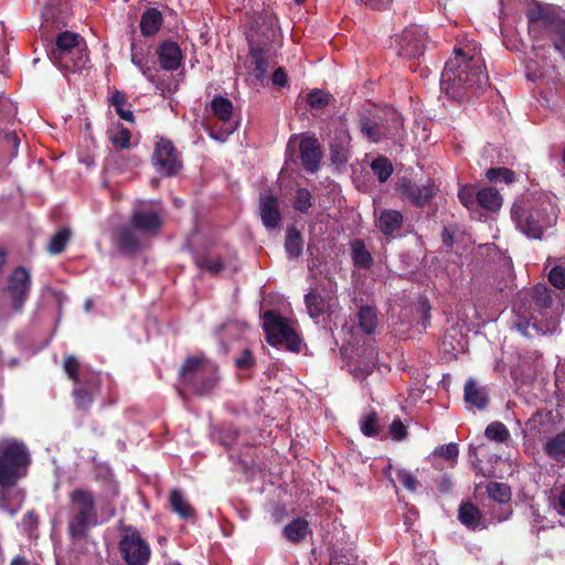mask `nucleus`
Masks as SVG:
<instances>
[{
    "label": "nucleus",
    "instance_id": "f257e3e1",
    "mask_svg": "<svg viewBox=\"0 0 565 565\" xmlns=\"http://www.w3.org/2000/svg\"><path fill=\"white\" fill-rule=\"evenodd\" d=\"M489 83L484 60L473 41L459 43L445 65L440 87L450 98L461 100L477 95Z\"/></svg>",
    "mask_w": 565,
    "mask_h": 565
},
{
    "label": "nucleus",
    "instance_id": "f03ea898",
    "mask_svg": "<svg viewBox=\"0 0 565 565\" xmlns=\"http://www.w3.org/2000/svg\"><path fill=\"white\" fill-rule=\"evenodd\" d=\"M30 463V455L23 443L3 440L0 445V509L13 515L23 502V493L13 486L22 478Z\"/></svg>",
    "mask_w": 565,
    "mask_h": 565
},
{
    "label": "nucleus",
    "instance_id": "7ed1b4c3",
    "mask_svg": "<svg viewBox=\"0 0 565 565\" xmlns=\"http://www.w3.org/2000/svg\"><path fill=\"white\" fill-rule=\"evenodd\" d=\"M51 61L65 73L83 70L88 63L86 43L82 36L73 32L61 33L50 52Z\"/></svg>",
    "mask_w": 565,
    "mask_h": 565
},
{
    "label": "nucleus",
    "instance_id": "20e7f679",
    "mask_svg": "<svg viewBox=\"0 0 565 565\" xmlns=\"http://www.w3.org/2000/svg\"><path fill=\"white\" fill-rule=\"evenodd\" d=\"M68 533L74 540L83 539L98 522L92 492L75 489L70 494Z\"/></svg>",
    "mask_w": 565,
    "mask_h": 565
},
{
    "label": "nucleus",
    "instance_id": "39448f33",
    "mask_svg": "<svg viewBox=\"0 0 565 565\" xmlns=\"http://www.w3.org/2000/svg\"><path fill=\"white\" fill-rule=\"evenodd\" d=\"M512 217L524 234L529 237L539 238L544 230L555 224L557 211L551 201H544L540 206L530 211H523L514 205Z\"/></svg>",
    "mask_w": 565,
    "mask_h": 565
},
{
    "label": "nucleus",
    "instance_id": "423d86ee",
    "mask_svg": "<svg viewBox=\"0 0 565 565\" xmlns=\"http://www.w3.org/2000/svg\"><path fill=\"white\" fill-rule=\"evenodd\" d=\"M263 328L266 340L271 345H285L290 351H299L301 340L294 323L270 310L264 313Z\"/></svg>",
    "mask_w": 565,
    "mask_h": 565
},
{
    "label": "nucleus",
    "instance_id": "0eeeda50",
    "mask_svg": "<svg viewBox=\"0 0 565 565\" xmlns=\"http://www.w3.org/2000/svg\"><path fill=\"white\" fill-rule=\"evenodd\" d=\"M214 364L202 358H190L183 364L180 377L184 385L192 387L198 394H205L216 383Z\"/></svg>",
    "mask_w": 565,
    "mask_h": 565
},
{
    "label": "nucleus",
    "instance_id": "6e6552de",
    "mask_svg": "<svg viewBox=\"0 0 565 565\" xmlns=\"http://www.w3.org/2000/svg\"><path fill=\"white\" fill-rule=\"evenodd\" d=\"M513 312L515 317L513 324L525 337L553 333L557 329L556 319H551L546 323L536 321L531 302L527 300V294L518 299L513 306Z\"/></svg>",
    "mask_w": 565,
    "mask_h": 565
},
{
    "label": "nucleus",
    "instance_id": "1a4fd4ad",
    "mask_svg": "<svg viewBox=\"0 0 565 565\" xmlns=\"http://www.w3.org/2000/svg\"><path fill=\"white\" fill-rule=\"evenodd\" d=\"M119 551L128 565H146L150 557V547L140 534L126 529L119 542Z\"/></svg>",
    "mask_w": 565,
    "mask_h": 565
},
{
    "label": "nucleus",
    "instance_id": "9d476101",
    "mask_svg": "<svg viewBox=\"0 0 565 565\" xmlns=\"http://www.w3.org/2000/svg\"><path fill=\"white\" fill-rule=\"evenodd\" d=\"M394 50L401 56L407 58L418 57L424 53L425 32L418 26H411L394 39Z\"/></svg>",
    "mask_w": 565,
    "mask_h": 565
},
{
    "label": "nucleus",
    "instance_id": "9b49d317",
    "mask_svg": "<svg viewBox=\"0 0 565 565\" xmlns=\"http://www.w3.org/2000/svg\"><path fill=\"white\" fill-rule=\"evenodd\" d=\"M152 162L156 170L162 175L175 174L180 168L174 147L171 141L166 139L156 142Z\"/></svg>",
    "mask_w": 565,
    "mask_h": 565
},
{
    "label": "nucleus",
    "instance_id": "f8f14e48",
    "mask_svg": "<svg viewBox=\"0 0 565 565\" xmlns=\"http://www.w3.org/2000/svg\"><path fill=\"white\" fill-rule=\"evenodd\" d=\"M529 19V33L534 39L536 44L534 49L539 46L540 39H544V34L548 32L552 26L557 22L558 19L550 14L547 9L534 4L527 10Z\"/></svg>",
    "mask_w": 565,
    "mask_h": 565
},
{
    "label": "nucleus",
    "instance_id": "ddd939ff",
    "mask_svg": "<svg viewBox=\"0 0 565 565\" xmlns=\"http://www.w3.org/2000/svg\"><path fill=\"white\" fill-rule=\"evenodd\" d=\"M31 286L30 274L26 269L18 267L10 276L8 295L12 299L14 309H20L25 301Z\"/></svg>",
    "mask_w": 565,
    "mask_h": 565
},
{
    "label": "nucleus",
    "instance_id": "4468645a",
    "mask_svg": "<svg viewBox=\"0 0 565 565\" xmlns=\"http://www.w3.org/2000/svg\"><path fill=\"white\" fill-rule=\"evenodd\" d=\"M487 491L491 500L499 504V511L497 512L494 508H492V520L498 522H502L507 520L511 513V491L507 484L499 482H490L487 486Z\"/></svg>",
    "mask_w": 565,
    "mask_h": 565
},
{
    "label": "nucleus",
    "instance_id": "2eb2a0df",
    "mask_svg": "<svg viewBox=\"0 0 565 565\" xmlns=\"http://www.w3.org/2000/svg\"><path fill=\"white\" fill-rule=\"evenodd\" d=\"M163 214L156 205L149 209L139 207L132 215L134 226L145 233H156L162 225Z\"/></svg>",
    "mask_w": 565,
    "mask_h": 565
},
{
    "label": "nucleus",
    "instance_id": "dca6fc26",
    "mask_svg": "<svg viewBox=\"0 0 565 565\" xmlns=\"http://www.w3.org/2000/svg\"><path fill=\"white\" fill-rule=\"evenodd\" d=\"M306 305L311 318L318 319L326 313L333 312L338 306L332 291L324 295L311 291L306 296Z\"/></svg>",
    "mask_w": 565,
    "mask_h": 565
},
{
    "label": "nucleus",
    "instance_id": "f3484780",
    "mask_svg": "<svg viewBox=\"0 0 565 565\" xmlns=\"http://www.w3.org/2000/svg\"><path fill=\"white\" fill-rule=\"evenodd\" d=\"M300 158L306 170L315 172L320 163L321 151L319 142L313 137H303L299 143Z\"/></svg>",
    "mask_w": 565,
    "mask_h": 565
},
{
    "label": "nucleus",
    "instance_id": "a211bd4d",
    "mask_svg": "<svg viewBox=\"0 0 565 565\" xmlns=\"http://www.w3.org/2000/svg\"><path fill=\"white\" fill-rule=\"evenodd\" d=\"M259 213L264 225L268 228L278 226L280 211L277 198L270 194H262L259 200Z\"/></svg>",
    "mask_w": 565,
    "mask_h": 565
},
{
    "label": "nucleus",
    "instance_id": "6ab92c4d",
    "mask_svg": "<svg viewBox=\"0 0 565 565\" xmlns=\"http://www.w3.org/2000/svg\"><path fill=\"white\" fill-rule=\"evenodd\" d=\"M162 68L167 71L177 70L182 61V53L179 45L172 41H164L157 51Z\"/></svg>",
    "mask_w": 565,
    "mask_h": 565
},
{
    "label": "nucleus",
    "instance_id": "aec40b11",
    "mask_svg": "<svg viewBox=\"0 0 565 565\" xmlns=\"http://www.w3.org/2000/svg\"><path fill=\"white\" fill-rule=\"evenodd\" d=\"M459 521L470 530H483L488 527L487 519L480 510L472 503H462L458 511Z\"/></svg>",
    "mask_w": 565,
    "mask_h": 565
},
{
    "label": "nucleus",
    "instance_id": "412c9836",
    "mask_svg": "<svg viewBox=\"0 0 565 565\" xmlns=\"http://www.w3.org/2000/svg\"><path fill=\"white\" fill-rule=\"evenodd\" d=\"M403 195L411 200L414 204L422 206L426 204L433 196L434 188L430 184L418 185L412 183H402L399 186Z\"/></svg>",
    "mask_w": 565,
    "mask_h": 565
},
{
    "label": "nucleus",
    "instance_id": "4be33fe9",
    "mask_svg": "<svg viewBox=\"0 0 565 565\" xmlns=\"http://www.w3.org/2000/svg\"><path fill=\"white\" fill-rule=\"evenodd\" d=\"M403 216L395 210H383L376 220V227L385 235H394L401 228Z\"/></svg>",
    "mask_w": 565,
    "mask_h": 565
},
{
    "label": "nucleus",
    "instance_id": "5701e85b",
    "mask_svg": "<svg viewBox=\"0 0 565 565\" xmlns=\"http://www.w3.org/2000/svg\"><path fill=\"white\" fill-rule=\"evenodd\" d=\"M465 402L469 407L482 409L488 404V396L483 387L477 386L472 380L467 381L465 385Z\"/></svg>",
    "mask_w": 565,
    "mask_h": 565
},
{
    "label": "nucleus",
    "instance_id": "b1692460",
    "mask_svg": "<svg viewBox=\"0 0 565 565\" xmlns=\"http://www.w3.org/2000/svg\"><path fill=\"white\" fill-rule=\"evenodd\" d=\"M162 25V15L157 9H148L141 15L140 30L142 35H154Z\"/></svg>",
    "mask_w": 565,
    "mask_h": 565
},
{
    "label": "nucleus",
    "instance_id": "393cba45",
    "mask_svg": "<svg viewBox=\"0 0 565 565\" xmlns=\"http://www.w3.org/2000/svg\"><path fill=\"white\" fill-rule=\"evenodd\" d=\"M477 206L495 212L502 205V198L498 190L493 188H483L477 192Z\"/></svg>",
    "mask_w": 565,
    "mask_h": 565
},
{
    "label": "nucleus",
    "instance_id": "a878e982",
    "mask_svg": "<svg viewBox=\"0 0 565 565\" xmlns=\"http://www.w3.org/2000/svg\"><path fill=\"white\" fill-rule=\"evenodd\" d=\"M172 510L182 519H192L194 509L179 490H172L169 495Z\"/></svg>",
    "mask_w": 565,
    "mask_h": 565
},
{
    "label": "nucleus",
    "instance_id": "bb28decb",
    "mask_svg": "<svg viewBox=\"0 0 565 565\" xmlns=\"http://www.w3.org/2000/svg\"><path fill=\"white\" fill-rule=\"evenodd\" d=\"M361 330L366 333H373L377 326V313L371 306H362L358 313Z\"/></svg>",
    "mask_w": 565,
    "mask_h": 565
},
{
    "label": "nucleus",
    "instance_id": "cd10ccee",
    "mask_svg": "<svg viewBox=\"0 0 565 565\" xmlns=\"http://www.w3.org/2000/svg\"><path fill=\"white\" fill-rule=\"evenodd\" d=\"M309 525L306 520L297 519L285 526L284 534L292 543H299L308 534Z\"/></svg>",
    "mask_w": 565,
    "mask_h": 565
},
{
    "label": "nucleus",
    "instance_id": "c85d7f7f",
    "mask_svg": "<svg viewBox=\"0 0 565 565\" xmlns=\"http://www.w3.org/2000/svg\"><path fill=\"white\" fill-rule=\"evenodd\" d=\"M350 137L347 131L341 130L339 136V142H331V158L334 162L343 163L348 160V148Z\"/></svg>",
    "mask_w": 565,
    "mask_h": 565
},
{
    "label": "nucleus",
    "instance_id": "c756f323",
    "mask_svg": "<svg viewBox=\"0 0 565 565\" xmlns=\"http://www.w3.org/2000/svg\"><path fill=\"white\" fill-rule=\"evenodd\" d=\"M64 9L63 0H50L42 12V18L45 22L61 23L63 22L62 13Z\"/></svg>",
    "mask_w": 565,
    "mask_h": 565
},
{
    "label": "nucleus",
    "instance_id": "7c9ffc66",
    "mask_svg": "<svg viewBox=\"0 0 565 565\" xmlns=\"http://www.w3.org/2000/svg\"><path fill=\"white\" fill-rule=\"evenodd\" d=\"M544 38H548L555 50L565 56V25L559 20L544 34Z\"/></svg>",
    "mask_w": 565,
    "mask_h": 565
},
{
    "label": "nucleus",
    "instance_id": "2f4dec72",
    "mask_svg": "<svg viewBox=\"0 0 565 565\" xmlns=\"http://www.w3.org/2000/svg\"><path fill=\"white\" fill-rule=\"evenodd\" d=\"M212 111L224 124H227L232 117V103L224 97H215L211 104Z\"/></svg>",
    "mask_w": 565,
    "mask_h": 565
},
{
    "label": "nucleus",
    "instance_id": "473e14b6",
    "mask_svg": "<svg viewBox=\"0 0 565 565\" xmlns=\"http://www.w3.org/2000/svg\"><path fill=\"white\" fill-rule=\"evenodd\" d=\"M545 451L555 460L565 458V431L551 438L545 444Z\"/></svg>",
    "mask_w": 565,
    "mask_h": 565
},
{
    "label": "nucleus",
    "instance_id": "72a5a7b5",
    "mask_svg": "<svg viewBox=\"0 0 565 565\" xmlns=\"http://www.w3.org/2000/svg\"><path fill=\"white\" fill-rule=\"evenodd\" d=\"M250 54L254 58V62H255V76L258 78V79H263L267 73V71L273 66L270 64V62H268L264 56H263V50L262 49H257L253 45V42L254 40L250 39Z\"/></svg>",
    "mask_w": 565,
    "mask_h": 565
},
{
    "label": "nucleus",
    "instance_id": "f704fd0d",
    "mask_svg": "<svg viewBox=\"0 0 565 565\" xmlns=\"http://www.w3.org/2000/svg\"><path fill=\"white\" fill-rule=\"evenodd\" d=\"M148 53L139 50L135 42L131 43V62L135 64L142 75L148 79L152 78L151 68L148 65Z\"/></svg>",
    "mask_w": 565,
    "mask_h": 565
},
{
    "label": "nucleus",
    "instance_id": "c9c22d12",
    "mask_svg": "<svg viewBox=\"0 0 565 565\" xmlns=\"http://www.w3.org/2000/svg\"><path fill=\"white\" fill-rule=\"evenodd\" d=\"M285 248L290 258H296L300 255L302 250V239L297 230H288Z\"/></svg>",
    "mask_w": 565,
    "mask_h": 565
},
{
    "label": "nucleus",
    "instance_id": "e433bc0d",
    "mask_svg": "<svg viewBox=\"0 0 565 565\" xmlns=\"http://www.w3.org/2000/svg\"><path fill=\"white\" fill-rule=\"evenodd\" d=\"M131 134L128 128L121 125L116 126L109 131V138L116 148L125 149L130 146Z\"/></svg>",
    "mask_w": 565,
    "mask_h": 565
},
{
    "label": "nucleus",
    "instance_id": "4c0bfd02",
    "mask_svg": "<svg viewBox=\"0 0 565 565\" xmlns=\"http://www.w3.org/2000/svg\"><path fill=\"white\" fill-rule=\"evenodd\" d=\"M371 168L381 182H385L393 172L391 162L383 157L374 159L371 163Z\"/></svg>",
    "mask_w": 565,
    "mask_h": 565
},
{
    "label": "nucleus",
    "instance_id": "58836bf2",
    "mask_svg": "<svg viewBox=\"0 0 565 565\" xmlns=\"http://www.w3.org/2000/svg\"><path fill=\"white\" fill-rule=\"evenodd\" d=\"M352 257L355 265L360 267H369L372 263V257L370 253L365 249L364 245L355 241L352 244Z\"/></svg>",
    "mask_w": 565,
    "mask_h": 565
},
{
    "label": "nucleus",
    "instance_id": "ea45409f",
    "mask_svg": "<svg viewBox=\"0 0 565 565\" xmlns=\"http://www.w3.org/2000/svg\"><path fill=\"white\" fill-rule=\"evenodd\" d=\"M307 102L311 108L323 109L331 102V95L321 89H315L307 96Z\"/></svg>",
    "mask_w": 565,
    "mask_h": 565
},
{
    "label": "nucleus",
    "instance_id": "a19ab883",
    "mask_svg": "<svg viewBox=\"0 0 565 565\" xmlns=\"http://www.w3.org/2000/svg\"><path fill=\"white\" fill-rule=\"evenodd\" d=\"M360 427L365 436L373 437L379 434V418L374 412L366 414L360 422Z\"/></svg>",
    "mask_w": 565,
    "mask_h": 565
},
{
    "label": "nucleus",
    "instance_id": "79ce46f5",
    "mask_svg": "<svg viewBox=\"0 0 565 565\" xmlns=\"http://www.w3.org/2000/svg\"><path fill=\"white\" fill-rule=\"evenodd\" d=\"M487 438L495 441H507L510 433L507 427L499 422L491 423L484 431Z\"/></svg>",
    "mask_w": 565,
    "mask_h": 565
},
{
    "label": "nucleus",
    "instance_id": "37998d69",
    "mask_svg": "<svg viewBox=\"0 0 565 565\" xmlns=\"http://www.w3.org/2000/svg\"><path fill=\"white\" fill-rule=\"evenodd\" d=\"M196 265L200 268L206 269L211 274H217L223 269V263L218 257L213 255H206L203 257L196 258Z\"/></svg>",
    "mask_w": 565,
    "mask_h": 565
},
{
    "label": "nucleus",
    "instance_id": "c03bdc74",
    "mask_svg": "<svg viewBox=\"0 0 565 565\" xmlns=\"http://www.w3.org/2000/svg\"><path fill=\"white\" fill-rule=\"evenodd\" d=\"M487 178L491 182L503 181L509 184L515 180V174L510 169L497 168V169H489L487 171Z\"/></svg>",
    "mask_w": 565,
    "mask_h": 565
},
{
    "label": "nucleus",
    "instance_id": "a18cd8bd",
    "mask_svg": "<svg viewBox=\"0 0 565 565\" xmlns=\"http://www.w3.org/2000/svg\"><path fill=\"white\" fill-rule=\"evenodd\" d=\"M312 204L311 193L303 188H300L296 191L294 207L299 212H308L309 207Z\"/></svg>",
    "mask_w": 565,
    "mask_h": 565
},
{
    "label": "nucleus",
    "instance_id": "49530a36",
    "mask_svg": "<svg viewBox=\"0 0 565 565\" xmlns=\"http://www.w3.org/2000/svg\"><path fill=\"white\" fill-rule=\"evenodd\" d=\"M70 239V231L64 228L58 231L50 241L49 244V252L52 254H58L61 253L67 241Z\"/></svg>",
    "mask_w": 565,
    "mask_h": 565
},
{
    "label": "nucleus",
    "instance_id": "de8ad7c7",
    "mask_svg": "<svg viewBox=\"0 0 565 565\" xmlns=\"http://www.w3.org/2000/svg\"><path fill=\"white\" fill-rule=\"evenodd\" d=\"M458 198L468 210H475L477 207V192L473 186L465 185L460 188Z\"/></svg>",
    "mask_w": 565,
    "mask_h": 565
},
{
    "label": "nucleus",
    "instance_id": "09e8293b",
    "mask_svg": "<svg viewBox=\"0 0 565 565\" xmlns=\"http://www.w3.org/2000/svg\"><path fill=\"white\" fill-rule=\"evenodd\" d=\"M118 243L125 250H134L138 246L136 234L130 228H122L118 234Z\"/></svg>",
    "mask_w": 565,
    "mask_h": 565
},
{
    "label": "nucleus",
    "instance_id": "8fccbe9b",
    "mask_svg": "<svg viewBox=\"0 0 565 565\" xmlns=\"http://www.w3.org/2000/svg\"><path fill=\"white\" fill-rule=\"evenodd\" d=\"M551 501L558 514L565 515V484L555 487L551 493Z\"/></svg>",
    "mask_w": 565,
    "mask_h": 565
},
{
    "label": "nucleus",
    "instance_id": "3c124183",
    "mask_svg": "<svg viewBox=\"0 0 565 565\" xmlns=\"http://www.w3.org/2000/svg\"><path fill=\"white\" fill-rule=\"evenodd\" d=\"M434 454L446 460L455 461L458 457L459 450L456 444H448L437 448Z\"/></svg>",
    "mask_w": 565,
    "mask_h": 565
},
{
    "label": "nucleus",
    "instance_id": "603ef678",
    "mask_svg": "<svg viewBox=\"0 0 565 565\" xmlns=\"http://www.w3.org/2000/svg\"><path fill=\"white\" fill-rule=\"evenodd\" d=\"M397 479L409 491H415L418 488V480L406 470H399L397 472Z\"/></svg>",
    "mask_w": 565,
    "mask_h": 565
},
{
    "label": "nucleus",
    "instance_id": "864d4df0",
    "mask_svg": "<svg viewBox=\"0 0 565 565\" xmlns=\"http://www.w3.org/2000/svg\"><path fill=\"white\" fill-rule=\"evenodd\" d=\"M362 134L371 141L377 142L381 139V131L377 124L364 122L361 127Z\"/></svg>",
    "mask_w": 565,
    "mask_h": 565
},
{
    "label": "nucleus",
    "instance_id": "5fc2aeb1",
    "mask_svg": "<svg viewBox=\"0 0 565 565\" xmlns=\"http://www.w3.org/2000/svg\"><path fill=\"white\" fill-rule=\"evenodd\" d=\"M550 282L556 288L565 286V268L561 266L554 267L548 275Z\"/></svg>",
    "mask_w": 565,
    "mask_h": 565
},
{
    "label": "nucleus",
    "instance_id": "6e6d98bb",
    "mask_svg": "<svg viewBox=\"0 0 565 565\" xmlns=\"http://www.w3.org/2000/svg\"><path fill=\"white\" fill-rule=\"evenodd\" d=\"M390 434L393 439L401 441L407 436L406 426L399 419H395L390 426Z\"/></svg>",
    "mask_w": 565,
    "mask_h": 565
},
{
    "label": "nucleus",
    "instance_id": "4d7b16f0",
    "mask_svg": "<svg viewBox=\"0 0 565 565\" xmlns=\"http://www.w3.org/2000/svg\"><path fill=\"white\" fill-rule=\"evenodd\" d=\"M77 369V360L74 356H67L64 362V370L67 373V375L76 383L78 382Z\"/></svg>",
    "mask_w": 565,
    "mask_h": 565
},
{
    "label": "nucleus",
    "instance_id": "13d9d810",
    "mask_svg": "<svg viewBox=\"0 0 565 565\" xmlns=\"http://www.w3.org/2000/svg\"><path fill=\"white\" fill-rule=\"evenodd\" d=\"M74 397L78 407L84 408L92 402L89 394L83 388H75Z\"/></svg>",
    "mask_w": 565,
    "mask_h": 565
},
{
    "label": "nucleus",
    "instance_id": "bf43d9fd",
    "mask_svg": "<svg viewBox=\"0 0 565 565\" xmlns=\"http://www.w3.org/2000/svg\"><path fill=\"white\" fill-rule=\"evenodd\" d=\"M253 364V356L248 350H245L241 358L236 360V365L239 369H248Z\"/></svg>",
    "mask_w": 565,
    "mask_h": 565
},
{
    "label": "nucleus",
    "instance_id": "052dcab7",
    "mask_svg": "<svg viewBox=\"0 0 565 565\" xmlns=\"http://www.w3.org/2000/svg\"><path fill=\"white\" fill-rule=\"evenodd\" d=\"M271 81L275 85L284 87L287 84V74L279 67L274 72Z\"/></svg>",
    "mask_w": 565,
    "mask_h": 565
},
{
    "label": "nucleus",
    "instance_id": "680f3d73",
    "mask_svg": "<svg viewBox=\"0 0 565 565\" xmlns=\"http://www.w3.org/2000/svg\"><path fill=\"white\" fill-rule=\"evenodd\" d=\"M374 366H375L374 361H371V362L366 363L363 369H361L360 366L355 367L353 370V374L355 377H364L372 372Z\"/></svg>",
    "mask_w": 565,
    "mask_h": 565
},
{
    "label": "nucleus",
    "instance_id": "e2e57ef3",
    "mask_svg": "<svg viewBox=\"0 0 565 565\" xmlns=\"http://www.w3.org/2000/svg\"><path fill=\"white\" fill-rule=\"evenodd\" d=\"M110 103L115 108L125 106L126 96L121 92L116 90L110 96Z\"/></svg>",
    "mask_w": 565,
    "mask_h": 565
},
{
    "label": "nucleus",
    "instance_id": "0e129e2a",
    "mask_svg": "<svg viewBox=\"0 0 565 565\" xmlns=\"http://www.w3.org/2000/svg\"><path fill=\"white\" fill-rule=\"evenodd\" d=\"M115 109H116V113L118 114V116L120 118H122L124 120H127V121H132L134 120L132 111H130L129 109H125L124 106L117 107Z\"/></svg>",
    "mask_w": 565,
    "mask_h": 565
},
{
    "label": "nucleus",
    "instance_id": "69168bd1",
    "mask_svg": "<svg viewBox=\"0 0 565 565\" xmlns=\"http://www.w3.org/2000/svg\"><path fill=\"white\" fill-rule=\"evenodd\" d=\"M371 7L380 9L381 7L387 4L391 0H366Z\"/></svg>",
    "mask_w": 565,
    "mask_h": 565
},
{
    "label": "nucleus",
    "instance_id": "338daca9",
    "mask_svg": "<svg viewBox=\"0 0 565 565\" xmlns=\"http://www.w3.org/2000/svg\"><path fill=\"white\" fill-rule=\"evenodd\" d=\"M527 70H529V74H527V76H529L530 78H532V79H535V78H537V77H540V76H543V74H536V73L534 72L533 62H530V63L527 64Z\"/></svg>",
    "mask_w": 565,
    "mask_h": 565
},
{
    "label": "nucleus",
    "instance_id": "774afa93",
    "mask_svg": "<svg viewBox=\"0 0 565 565\" xmlns=\"http://www.w3.org/2000/svg\"><path fill=\"white\" fill-rule=\"evenodd\" d=\"M10 565H29V562L25 558L18 556L12 559Z\"/></svg>",
    "mask_w": 565,
    "mask_h": 565
}]
</instances>
